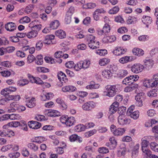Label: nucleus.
Listing matches in <instances>:
<instances>
[{
  "label": "nucleus",
  "instance_id": "c85d7f7f",
  "mask_svg": "<svg viewBox=\"0 0 158 158\" xmlns=\"http://www.w3.org/2000/svg\"><path fill=\"white\" fill-rule=\"evenodd\" d=\"M85 127L83 124H80L76 126L74 128L75 130L77 132L84 131Z\"/></svg>",
  "mask_w": 158,
  "mask_h": 158
},
{
  "label": "nucleus",
  "instance_id": "20e7f679",
  "mask_svg": "<svg viewBox=\"0 0 158 158\" xmlns=\"http://www.w3.org/2000/svg\"><path fill=\"white\" fill-rule=\"evenodd\" d=\"M106 90L107 92L106 95L111 97L114 96L118 90V89L116 88V85H110L109 87L108 86L106 88Z\"/></svg>",
  "mask_w": 158,
  "mask_h": 158
},
{
  "label": "nucleus",
  "instance_id": "ea45409f",
  "mask_svg": "<svg viewBox=\"0 0 158 158\" xmlns=\"http://www.w3.org/2000/svg\"><path fill=\"white\" fill-rule=\"evenodd\" d=\"M109 141L111 144L112 145V148H115L117 145V142L115 138L114 137L110 138L109 139Z\"/></svg>",
  "mask_w": 158,
  "mask_h": 158
},
{
  "label": "nucleus",
  "instance_id": "338daca9",
  "mask_svg": "<svg viewBox=\"0 0 158 158\" xmlns=\"http://www.w3.org/2000/svg\"><path fill=\"white\" fill-rule=\"evenodd\" d=\"M45 117L43 115L37 114L35 117V119L37 121H42L44 120Z\"/></svg>",
  "mask_w": 158,
  "mask_h": 158
},
{
  "label": "nucleus",
  "instance_id": "473e14b6",
  "mask_svg": "<svg viewBox=\"0 0 158 158\" xmlns=\"http://www.w3.org/2000/svg\"><path fill=\"white\" fill-rule=\"evenodd\" d=\"M150 147L153 151L158 152V144L155 142H151L150 144Z\"/></svg>",
  "mask_w": 158,
  "mask_h": 158
},
{
  "label": "nucleus",
  "instance_id": "cd10ccee",
  "mask_svg": "<svg viewBox=\"0 0 158 158\" xmlns=\"http://www.w3.org/2000/svg\"><path fill=\"white\" fill-rule=\"evenodd\" d=\"M81 63L82 66V69H85L88 68L90 65V61L89 60H85L81 61Z\"/></svg>",
  "mask_w": 158,
  "mask_h": 158
},
{
  "label": "nucleus",
  "instance_id": "0eeeda50",
  "mask_svg": "<svg viewBox=\"0 0 158 158\" xmlns=\"http://www.w3.org/2000/svg\"><path fill=\"white\" fill-rule=\"evenodd\" d=\"M45 114L48 116L53 117L60 115V112L56 110L52 109L46 110Z\"/></svg>",
  "mask_w": 158,
  "mask_h": 158
},
{
  "label": "nucleus",
  "instance_id": "4c0bfd02",
  "mask_svg": "<svg viewBox=\"0 0 158 158\" xmlns=\"http://www.w3.org/2000/svg\"><path fill=\"white\" fill-rule=\"evenodd\" d=\"M45 140V138L43 137H36L33 141V142H35L38 143H41Z\"/></svg>",
  "mask_w": 158,
  "mask_h": 158
},
{
  "label": "nucleus",
  "instance_id": "bf43d9fd",
  "mask_svg": "<svg viewBox=\"0 0 158 158\" xmlns=\"http://www.w3.org/2000/svg\"><path fill=\"white\" fill-rule=\"evenodd\" d=\"M43 46V43L41 41L37 42L36 44V49L37 51L40 50L42 48Z\"/></svg>",
  "mask_w": 158,
  "mask_h": 158
},
{
  "label": "nucleus",
  "instance_id": "e2e57ef3",
  "mask_svg": "<svg viewBox=\"0 0 158 158\" xmlns=\"http://www.w3.org/2000/svg\"><path fill=\"white\" fill-rule=\"evenodd\" d=\"M9 39L12 42L16 43L19 41V39L17 36H10Z\"/></svg>",
  "mask_w": 158,
  "mask_h": 158
},
{
  "label": "nucleus",
  "instance_id": "5fc2aeb1",
  "mask_svg": "<svg viewBox=\"0 0 158 158\" xmlns=\"http://www.w3.org/2000/svg\"><path fill=\"white\" fill-rule=\"evenodd\" d=\"M37 71L39 72L47 73L49 71V70L46 68L43 67H38L37 68Z\"/></svg>",
  "mask_w": 158,
  "mask_h": 158
},
{
  "label": "nucleus",
  "instance_id": "f257e3e1",
  "mask_svg": "<svg viewBox=\"0 0 158 158\" xmlns=\"http://www.w3.org/2000/svg\"><path fill=\"white\" fill-rule=\"evenodd\" d=\"M87 41L88 45L90 48L94 49L99 48V42L96 40L94 36L89 35L87 36Z\"/></svg>",
  "mask_w": 158,
  "mask_h": 158
},
{
  "label": "nucleus",
  "instance_id": "423d86ee",
  "mask_svg": "<svg viewBox=\"0 0 158 158\" xmlns=\"http://www.w3.org/2000/svg\"><path fill=\"white\" fill-rule=\"evenodd\" d=\"M134 109H127L126 114L134 119H137L139 116V112L138 110L134 111Z\"/></svg>",
  "mask_w": 158,
  "mask_h": 158
},
{
  "label": "nucleus",
  "instance_id": "6e6d98bb",
  "mask_svg": "<svg viewBox=\"0 0 158 158\" xmlns=\"http://www.w3.org/2000/svg\"><path fill=\"white\" fill-rule=\"evenodd\" d=\"M103 31L104 32V34L108 33L110 32V26L107 24H105L103 28Z\"/></svg>",
  "mask_w": 158,
  "mask_h": 158
},
{
  "label": "nucleus",
  "instance_id": "69168bd1",
  "mask_svg": "<svg viewBox=\"0 0 158 158\" xmlns=\"http://www.w3.org/2000/svg\"><path fill=\"white\" fill-rule=\"evenodd\" d=\"M20 155L19 152H16L15 153H11L9 154V156L11 158H16L18 157Z\"/></svg>",
  "mask_w": 158,
  "mask_h": 158
},
{
  "label": "nucleus",
  "instance_id": "0e129e2a",
  "mask_svg": "<svg viewBox=\"0 0 158 158\" xmlns=\"http://www.w3.org/2000/svg\"><path fill=\"white\" fill-rule=\"evenodd\" d=\"M117 113L119 114V116H125V115L127 113L126 109H118Z\"/></svg>",
  "mask_w": 158,
  "mask_h": 158
},
{
  "label": "nucleus",
  "instance_id": "2eb2a0df",
  "mask_svg": "<svg viewBox=\"0 0 158 158\" xmlns=\"http://www.w3.org/2000/svg\"><path fill=\"white\" fill-rule=\"evenodd\" d=\"M144 62L145 65L144 68L148 70L152 68L154 64V61L152 59L145 60Z\"/></svg>",
  "mask_w": 158,
  "mask_h": 158
},
{
  "label": "nucleus",
  "instance_id": "f03ea898",
  "mask_svg": "<svg viewBox=\"0 0 158 158\" xmlns=\"http://www.w3.org/2000/svg\"><path fill=\"white\" fill-rule=\"evenodd\" d=\"M145 98V94L143 92H140L135 97V99L136 101L135 103L136 106L138 107H141L143 105V102Z\"/></svg>",
  "mask_w": 158,
  "mask_h": 158
},
{
  "label": "nucleus",
  "instance_id": "5701e85b",
  "mask_svg": "<svg viewBox=\"0 0 158 158\" xmlns=\"http://www.w3.org/2000/svg\"><path fill=\"white\" fill-rule=\"evenodd\" d=\"M53 96V94L52 93H48L45 95L41 96V99L42 101H45L49 100L52 98Z\"/></svg>",
  "mask_w": 158,
  "mask_h": 158
},
{
  "label": "nucleus",
  "instance_id": "e433bc0d",
  "mask_svg": "<svg viewBox=\"0 0 158 158\" xmlns=\"http://www.w3.org/2000/svg\"><path fill=\"white\" fill-rule=\"evenodd\" d=\"M35 63L38 65H41L43 63V56L41 55H38L35 60Z\"/></svg>",
  "mask_w": 158,
  "mask_h": 158
},
{
  "label": "nucleus",
  "instance_id": "052dcab7",
  "mask_svg": "<svg viewBox=\"0 0 158 158\" xmlns=\"http://www.w3.org/2000/svg\"><path fill=\"white\" fill-rule=\"evenodd\" d=\"M30 21V19L27 16L22 18L20 20V22L22 23H28Z\"/></svg>",
  "mask_w": 158,
  "mask_h": 158
},
{
  "label": "nucleus",
  "instance_id": "4be33fe9",
  "mask_svg": "<svg viewBox=\"0 0 158 158\" xmlns=\"http://www.w3.org/2000/svg\"><path fill=\"white\" fill-rule=\"evenodd\" d=\"M75 122V118L73 117H69L68 118L67 121L65 125L69 127L73 126Z\"/></svg>",
  "mask_w": 158,
  "mask_h": 158
},
{
  "label": "nucleus",
  "instance_id": "774afa93",
  "mask_svg": "<svg viewBox=\"0 0 158 158\" xmlns=\"http://www.w3.org/2000/svg\"><path fill=\"white\" fill-rule=\"evenodd\" d=\"M108 63L107 60L106 58L101 59L99 61V64L101 66H104Z\"/></svg>",
  "mask_w": 158,
  "mask_h": 158
},
{
  "label": "nucleus",
  "instance_id": "39448f33",
  "mask_svg": "<svg viewBox=\"0 0 158 158\" xmlns=\"http://www.w3.org/2000/svg\"><path fill=\"white\" fill-rule=\"evenodd\" d=\"M143 66L139 64H135L131 67V70L132 72L138 73L142 72L144 68Z\"/></svg>",
  "mask_w": 158,
  "mask_h": 158
},
{
  "label": "nucleus",
  "instance_id": "4468645a",
  "mask_svg": "<svg viewBox=\"0 0 158 158\" xmlns=\"http://www.w3.org/2000/svg\"><path fill=\"white\" fill-rule=\"evenodd\" d=\"M26 106L29 108H33L36 105L35 99L34 98H31L26 101Z\"/></svg>",
  "mask_w": 158,
  "mask_h": 158
},
{
  "label": "nucleus",
  "instance_id": "412c9836",
  "mask_svg": "<svg viewBox=\"0 0 158 158\" xmlns=\"http://www.w3.org/2000/svg\"><path fill=\"white\" fill-rule=\"evenodd\" d=\"M133 54L138 56H141L143 55L144 52L143 50L138 48H134L132 50Z\"/></svg>",
  "mask_w": 158,
  "mask_h": 158
},
{
  "label": "nucleus",
  "instance_id": "09e8293b",
  "mask_svg": "<svg viewBox=\"0 0 158 158\" xmlns=\"http://www.w3.org/2000/svg\"><path fill=\"white\" fill-rule=\"evenodd\" d=\"M98 151L100 153L103 154L109 152L108 149L106 148L102 147L99 148L98 150Z\"/></svg>",
  "mask_w": 158,
  "mask_h": 158
},
{
  "label": "nucleus",
  "instance_id": "49530a36",
  "mask_svg": "<svg viewBox=\"0 0 158 158\" xmlns=\"http://www.w3.org/2000/svg\"><path fill=\"white\" fill-rule=\"evenodd\" d=\"M96 132V130L95 129L87 132L85 133V136L87 137H89L95 134Z\"/></svg>",
  "mask_w": 158,
  "mask_h": 158
},
{
  "label": "nucleus",
  "instance_id": "58836bf2",
  "mask_svg": "<svg viewBox=\"0 0 158 158\" xmlns=\"http://www.w3.org/2000/svg\"><path fill=\"white\" fill-rule=\"evenodd\" d=\"M5 116H7L8 117H6L7 118H9L11 120L15 119H18L19 116V114H6Z\"/></svg>",
  "mask_w": 158,
  "mask_h": 158
},
{
  "label": "nucleus",
  "instance_id": "aec40b11",
  "mask_svg": "<svg viewBox=\"0 0 158 158\" xmlns=\"http://www.w3.org/2000/svg\"><path fill=\"white\" fill-rule=\"evenodd\" d=\"M55 34L57 36L61 39L65 38L66 36V34L65 31L62 30L56 31Z\"/></svg>",
  "mask_w": 158,
  "mask_h": 158
},
{
  "label": "nucleus",
  "instance_id": "f3484780",
  "mask_svg": "<svg viewBox=\"0 0 158 158\" xmlns=\"http://www.w3.org/2000/svg\"><path fill=\"white\" fill-rule=\"evenodd\" d=\"M31 78L30 79V81L32 83H34L36 84L40 85L44 84L43 81L39 77L33 76H31Z\"/></svg>",
  "mask_w": 158,
  "mask_h": 158
},
{
  "label": "nucleus",
  "instance_id": "9d476101",
  "mask_svg": "<svg viewBox=\"0 0 158 158\" xmlns=\"http://www.w3.org/2000/svg\"><path fill=\"white\" fill-rule=\"evenodd\" d=\"M28 125L29 127L35 129L39 128L41 126L40 123L33 121H31L28 122Z\"/></svg>",
  "mask_w": 158,
  "mask_h": 158
},
{
  "label": "nucleus",
  "instance_id": "c03bdc74",
  "mask_svg": "<svg viewBox=\"0 0 158 158\" xmlns=\"http://www.w3.org/2000/svg\"><path fill=\"white\" fill-rule=\"evenodd\" d=\"M129 57L128 56L122 57L119 60V62L122 64L126 63L129 61Z\"/></svg>",
  "mask_w": 158,
  "mask_h": 158
},
{
  "label": "nucleus",
  "instance_id": "b1692460",
  "mask_svg": "<svg viewBox=\"0 0 158 158\" xmlns=\"http://www.w3.org/2000/svg\"><path fill=\"white\" fill-rule=\"evenodd\" d=\"M99 85L97 84H95L94 82L92 81L90 84L86 86V88L87 89H96L99 88Z\"/></svg>",
  "mask_w": 158,
  "mask_h": 158
},
{
  "label": "nucleus",
  "instance_id": "680f3d73",
  "mask_svg": "<svg viewBox=\"0 0 158 158\" xmlns=\"http://www.w3.org/2000/svg\"><path fill=\"white\" fill-rule=\"evenodd\" d=\"M138 39L140 41H145L148 40L149 36L145 35H140Z\"/></svg>",
  "mask_w": 158,
  "mask_h": 158
},
{
  "label": "nucleus",
  "instance_id": "ddd939ff",
  "mask_svg": "<svg viewBox=\"0 0 158 158\" xmlns=\"http://www.w3.org/2000/svg\"><path fill=\"white\" fill-rule=\"evenodd\" d=\"M141 20L143 23L146 25L147 27H148L149 25L150 24L152 21L151 17L148 16H143Z\"/></svg>",
  "mask_w": 158,
  "mask_h": 158
},
{
  "label": "nucleus",
  "instance_id": "a19ab883",
  "mask_svg": "<svg viewBox=\"0 0 158 158\" xmlns=\"http://www.w3.org/2000/svg\"><path fill=\"white\" fill-rule=\"evenodd\" d=\"M10 107L12 108V109H15V108H16V109H21L22 108H24V109H25V107L24 106H20L18 104L15 102H13L11 103L10 104Z\"/></svg>",
  "mask_w": 158,
  "mask_h": 158
},
{
  "label": "nucleus",
  "instance_id": "a211bd4d",
  "mask_svg": "<svg viewBox=\"0 0 158 158\" xmlns=\"http://www.w3.org/2000/svg\"><path fill=\"white\" fill-rule=\"evenodd\" d=\"M57 77L59 80L62 83H63L62 81H64L65 83L67 81L66 75L62 72L60 71L58 73Z\"/></svg>",
  "mask_w": 158,
  "mask_h": 158
},
{
  "label": "nucleus",
  "instance_id": "6ab92c4d",
  "mask_svg": "<svg viewBox=\"0 0 158 158\" xmlns=\"http://www.w3.org/2000/svg\"><path fill=\"white\" fill-rule=\"evenodd\" d=\"M96 104L93 102H89L85 103L82 106L83 109H88L94 108L95 107Z\"/></svg>",
  "mask_w": 158,
  "mask_h": 158
},
{
  "label": "nucleus",
  "instance_id": "a18cd8bd",
  "mask_svg": "<svg viewBox=\"0 0 158 158\" xmlns=\"http://www.w3.org/2000/svg\"><path fill=\"white\" fill-rule=\"evenodd\" d=\"M119 10V8L118 6H115L109 11V13L110 14H116Z\"/></svg>",
  "mask_w": 158,
  "mask_h": 158
},
{
  "label": "nucleus",
  "instance_id": "37998d69",
  "mask_svg": "<svg viewBox=\"0 0 158 158\" xmlns=\"http://www.w3.org/2000/svg\"><path fill=\"white\" fill-rule=\"evenodd\" d=\"M34 8L32 4H30L27 6L25 9V12L28 14L31 13Z\"/></svg>",
  "mask_w": 158,
  "mask_h": 158
},
{
  "label": "nucleus",
  "instance_id": "79ce46f5",
  "mask_svg": "<svg viewBox=\"0 0 158 158\" xmlns=\"http://www.w3.org/2000/svg\"><path fill=\"white\" fill-rule=\"evenodd\" d=\"M123 84L127 85V84L132 83V79L131 77L130 76L125 78L122 81Z\"/></svg>",
  "mask_w": 158,
  "mask_h": 158
},
{
  "label": "nucleus",
  "instance_id": "7ed1b4c3",
  "mask_svg": "<svg viewBox=\"0 0 158 158\" xmlns=\"http://www.w3.org/2000/svg\"><path fill=\"white\" fill-rule=\"evenodd\" d=\"M117 69L115 68L114 66H112L110 68V70H106L102 72V76L107 79H109L112 75V74L116 71Z\"/></svg>",
  "mask_w": 158,
  "mask_h": 158
},
{
  "label": "nucleus",
  "instance_id": "4d7b16f0",
  "mask_svg": "<svg viewBox=\"0 0 158 158\" xmlns=\"http://www.w3.org/2000/svg\"><path fill=\"white\" fill-rule=\"evenodd\" d=\"M74 69L76 71H78L82 68V66L81 61L78 62L77 63L74 65Z\"/></svg>",
  "mask_w": 158,
  "mask_h": 158
},
{
  "label": "nucleus",
  "instance_id": "dca6fc26",
  "mask_svg": "<svg viewBox=\"0 0 158 158\" xmlns=\"http://www.w3.org/2000/svg\"><path fill=\"white\" fill-rule=\"evenodd\" d=\"M125 131L124 128H119L115 129L113 134L115 136H121L123 134Z\"/></svg>",
  "mask_w": 158,
  "mask_h": 158
},
{
  "label": "nucleus",
  "instance_id": "864d4df0",
  "mask_svg": "<svg viewBox=\"0 0 158 158\" xmlns=\"http://www.w3.org/2000/svg\"><path fill=\"white\" fill-rule=\"evenodd\" d=\"M120 149L122 150V151H121V154L122 155H124L127 150L126 145L124 143H123L120 144Z\"/></svg>",
  "mask_w": 158,
  "mask_h": 158
},
{
  "label": "nucleus",
  "instance_id": "f704fd0d",
  "mask_svg": "<svg viewBox=\"0 0 158 158\" xmlns=\"http://www.w3.org/2000/svg\"><path fill=\"white\" fill-rule=\"evenodd\" d=\"M141 140V149L148 148V145L149 143V142L147 141L146 140L144 139H142Z\"/></svg>",
  "mask_w": 158,
  "mask_h": 158
},
{
  "label": "nucleus",
  "instance_id": "a878e982",
  "mask_svg": "<svg viewBox=\"0 0 158 158\" xmlns=\"http://www.w3.org/2000/svg\"><path fill=\"white\" fill-rule=\"evenodd\" d=\"M60 25L59 21L55 20L52 22L50 24V27L51 29H57Z\"/></svg>",
  "mask_w": 158,
  "mask_h": 158
},
{
  "label": "nucleus",
  "instance_id": "bb28decb",
  "mask_svg": "<svg viewBox=\"0 0 158 158\" xmlns=\"http://www.w3.org/2000/svg\"><path fill=\"white\" fill-rule=\"evenodd\" d=\"M148 96L150 97H156L158 95V89H152L148 93Z\"/></svg>",
  "mask_w": 158,
  "mask_h": 158
},
{
  "label": "nucleus",
  "instance_id": "9b49d317",
  "mask_svg": "<svg viewBox=\"0 0 158 158\" xmlns=\"http://www.w3.org/2000/svg\"><path fill=\"white\" fill-rule=\"evenodd\" d=\"M5 27L8 31H13L16 29V26L14 23L11 22L6 24L5 26Z\"/></svg>",
  "mask_w": 158,
  "mask_h": 158
},
{
  "label": "nucleus",
  "instance_id": "de8ad7c7",
  "mask_svg": "<svg viewBox=\"0 0 158 158\" xmlns=\"http://www.w3.org/2000/svg\"><path fill=\"white\" fill-rule=\"evenodd\" d=\"M144 155H145L147 157L150 156L151 154V151L148 149V148L143 149H141Z\"/></svg>",
  "mask_w": 158,
  "mask_h": 158
},
{
  "label": "nucleus",
  "instance_id": "c9c22d12",
  "mask_svg": "<svg viewBox=\"0 0 158 158\" xmlns=\"http://www.w3.org/2000/svg\"><path fill=\"white\" fill-rule=\"evenodd\" d=\"M113 54L116 56H120L122 54V49L121 47H116L113 51Z\"/></svg>",
  "mask_w": 158,
  "mask_h": 158
},
{
  "label": "nucleus",
  "instance_id": "13d9d810",
  "mask_svg": "<svg viewBox=\"0 0 158 158\" xmlns=\"http://www.w3.org/2000/svg\"><path fill=\"white\" fill-rule=\"evenodd\" d=\"M69 117L67 115H62L60 118V120L61 122L63 124H65Z\"/></svg>",
  "mask_w": 158,
  "mask_h": 158
},
{
  "label": "nucleus",
  "instance_id": "72a5a7b5",
  "mask_svg": "<svg viewBox=\"0 0 158 158\" xmlns=\"http://www.w3.org/2000/svg\"><path fill=\"white\" fill-rule=\"evenodd\" d=\"M56 102L57 103L60 104V107L63 108L64 109L67 108V105L60 98H58L56 100Z\"/></svg>",
  "mask_w": 158,
  "mask_h": 158
},
{
  "label": "nucleus",
  "instance_id": "8fccbe9b",
  "mask_svg": "<svg viewBox=\"0 0 158 158\" xmlns=\"http://www.w3.org/2000/svg\"><path fill=\"white\" fill-rule=\"evenodd\" d=\"M12 148V144H8L6 145L3 146L1 149V150L2 152H5L10 150Z\"/></svg>",
  "mask_w": 158,
  "mask_h": 158
},
{
  "label": "nucleus",
  "instance_id": "c756f323",
  "mask_svg": "<svg viewBox=\"0 0 158 158\" xmlns=\"http://www.w3.org/2000/svg\"><path fill=\"white\" fill-rule=\"evenodd\" d=\"M26 34L28 38L31 39L36 37L38 34V32L37 31H34V30H32V31L29 32Z\"/></svg>",
  "mask_w": 158,
  "mask_h": 158
},
{
  "label": "nucleus",
  "instance_id": "2f4dec72",
  "mask_svg": "<svg viewBox=\"0 0 158 158\" xmlns=\"http://www.w3.org/2000/svg\"><path fill=\"white\" fill-rule=\"evenodd\" d=\"M27 147L30 149L35 152L38 150V146L33 143H29L27 144Z\"/></svg>",
  "mask_w": 158,
  "mask_h": 158
},
{
  "label": "nucleus",
  "instance_id": "6e6552de",
  "mask_svg": "<svg viewBox=\"0 0 158 158\" xmlns=\"http://www.w3.org/2000/svg\"><path fill=\"white\" fill-rule=\"evenodd\" d=\"M118 122L119 124L123 125L129 124L131 121L130 119L127 118L125 116H119L118 118Z\"/></svg>",
  "mask_w": 158,
  "mask_h": 158
},
{
  "label": "nucleus",
  "instance_id": "7c9ffc66",
  "mask_svg": "<svg viewBox=\"0 0 158 158\" xmlns=\"http://www.w3.org/2000/svg\"><path fill=\"white\" fill-rule=\"evenodd\" d=\"M128 74V72L127 70L122 69L120 70L118 74V77L123 78L127 76Z\"/></svg>",
  "mask_w": 158,
  "mask_h": 158
},
{
  "label": "nucleus",
  "instance_id": "f8f14e48",
  "mask_svg": "<svg viewBox=\"0 0 158 158\" xmlns=\"http://www.w3.org/2000/svg\"><path fill=\"white\" fill-rule=\"evenodd\" d=\"M55 36L53 35H50L46 36L44 40V44H52L54 43Z\"/></svg>",
  "mask_w": 158,
  "mask_h": 158
},
{
  "label": "nucleus",
  "instance_id": "3c124183",
  "mask_svg": "<svg viewBox=\"0 0 158 158\" xmlns=\"http://www.w3.org/2000/svg\"><path fill=\"white\" fill-rule=\"evenodd\" d=\"M4 50L6 54L12 52L15 50V48L14 47L11 46L5 48Z\"/></svg>",
  "mask_w": 158,
  "mask_h": 158
},
{
  "label": "nucleus",
  "instance_id": "1a4fd4ad",
  "mask_svg": "<svg viewBox=\"0 0 158 158\" xmlns=\"http://www.w3.org/2000/svg\"><path fill=\"white\" fill-rule=\"evenodd\" d=\"M150 88L156 87L158 85V73L154 74L150 79Z\"/></svg>",
  "mask_w": 158,
  "mask_h": 158
},
{
  "label": "nucleus",
  "instance_id": "603ef678",
  "mask_svg": "<svg viewBox=\"0 0 158 158\" xmlns=\"http://www.w3.org/2000/svg\"><path fill=\"white\" fill-rule=\"evenodd\" d=\"M151 82L150 79H145L143 82V85L147 88H150Z\"/></svg>",
  "mask_w": 158,
  "mask_h": 158
},
{
  "label": "nucleus",
  "instance_id": "393cba45",
  "mask_svg": "<svg viewBox=\"0 0 158 158\" xmlns=\"http://www.w3.org/2000/svg\"><path fill=\"white\" fill-rule=\"evenodd\" d=\"M7 125L9 127H16L20 125L22 126V125L19 122L13 121L8 123Z\"/></svg>",
  "mask_w": 158,
  "mask_h": 158
}]
</instances>
